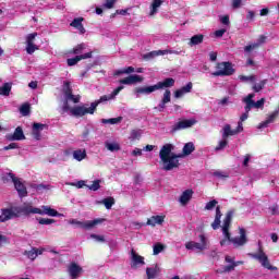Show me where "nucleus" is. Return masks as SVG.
Here are the masks:
<instances>
[{"label":"nucleus","mask_w":279,"mask_h":279,"mask_svg":"<svg viewBox=\"0 0 279 279\" xmlns=\"http://www.w3.org/2000/svg\"><path fill=\"white\" fill-rule=\"evenodd\" d=\"M234 209H231L227 211L226 217L223 219L222 225V234L225 235V239L220 241V245L223 247V245H228L229 243H232L234 247H242L247 243V233L245 229L239 228L240 236L232 238L230 234V226L232 223V217H234Z\"/></svg>","instance_id":"nucleus-1"},{"label":"nucleus","mask_w":279,"mask_h":279,"mask_svg":"<svg viewBox=\"0 0 279 279\" xmlns=\"http://www.w3.org/2000/svg\"><path fill=\"white\" fill-rule=\"evenodd\" d=\"M173 149V144H166L159 151V158L161 162H163V171H173V169L180 167V160H178V158H182L183 155L172 153Z\"/></svg>","instance_id":"nucleus-2"},{"label":"nucleus","mask_w":279,"mask_h":279,"mask_svg":"<svg viewBox=\"0 0 279 279\" xmlns=\"http://www.w3.org/2000/svg\"><path fill=\"white\" fill-rule=\"evenodd\" d=\"M111 99H113L111 95H104L98 100L92 102L90 107H88V105H83L71 108V116L80 118L86 117V114H95V112H97V106H99V104H105V101H110Z\"/></svg>","instance_id":"nucleus-3"},{"label":"nucleus","mask_w":279,"mask_h":279,"mask_svg":"<svg viewBox=\"0 0 279 279\" xmlns=\"http://www.w3.org/2000/svg\"><path fill=\"white\" fill-rule=\"evenodd\" d=\"M173 86H175V80L172 77H167L155 85L135 87L134 93L135 95H151V93H156V90H161L162 88H173Z\"/></svg>","instance_id":"nucleus-4"},{"label":"nucleus","mask_w":279,"mask_h":279,"mask_svg":"<svg viewBox=\"0 0 279 279\" xmlns=\"http://www.w3.org/2000/svg\"><path fill=\"white\" fill-rule=\"evenodd\" d=\"M20 213H22V215H48V217H62V214L58 213V210L45 205L40 209L29 204H25L20 207Z\"/></svg>","instance_id":"nucleus-5"},{"label":"nucleus","mask_w":279,"mask_h":279,"mask_svg":"<svg viewBox=\"0 0 279 279\" xmlns=\"http://www.w3.org/2000/svg\"><path fill=\"white\" fill-rule=\"evenodd\" d=\"M236 70L234 65L230 61H222L216 63V71L211 72L213 77H230V75H234Z\"/></svg>","instance_id":"nucleus-6"},{"label":"nucleus","mask_w":279,"mask_h":279,"mask_svg":"<svg viewBox=\"0 0 279 279\" xmlns=\"http://www.w3.org/2000/svg\"><path fill=\"white\" fill-rule=\"evenodd\" d=\"M248 256H251V258H254L255 260H258V263L265 269H269L270 271H276L278 269V267L272 266L269 262V256H267V254L263 250V244L260 242H258L257 253H250Z\"/></svg>","instance_id":"nucleus-7"},{"label":"nucleus","mask_w":279,"mask_h":279,"mask_svg":"<svg viewBox=\"0 0 279 279\" xmlns=\"http://www.w3.org/2000/svg\"><path fill=\"white\" fill-rule=\"evenodd\" d=\"M245 112L242 113L240 117V121L238 122V126L235 130H232V126L230 124H226L223 126V133L222 138H228L229 136H236V134H241L243 132V121H247L250 118V110L252 109H244Z\"/></svg>","instance_id":"nucleus-8"},{"label":"nucleus","mask_w":279,"mask_h":279,"mask_svg":"<svg viewBox=\"0 0 279 279\" xmlns=\"http://www.w3.org/2000/svg\"><path fill=\"white\" fill-rule=\"evenodd\" d=\"M104 218H97L94 220H87V221H80L77 219H70L69 223L71 226H78V228H83L84 230H90L92 228H95V226H99V223H104Z\"/></svg>","instance_id":"nucleus-9"},{"label":"nucleus","mask_w":279,"mask_h":279,"mask_svg":"<svg viewBox=\"0 0 279 279\" xmlns=\"http://www.w3.org/2000/svg\"><path fill=\"white\" fill-rule=\"evenodd\" d=\"M256 94H248L246 97L242 99L243 104H245L244 110H252V108H264L265 98H260L257 101H254Z\"/></svg>","instance_id":"nucleus-10"},{"label":"nucleus","mask_w":279,"mask_h":279,"mask_svg":"<svg viewBox=\"0 0 279 279\" xmlns=\"http://www.w3.org/2000/svg\"><path fill=\"white\" fill-rule=\"evenodd\" d=\"M198 238L201 242L190 241L185 244V247L187 250H198V252H204L208 245L206 242V235L199 234Z\"/></svg>","instance_id":"nucleus-11"},{"label":"nucleus","mask_w":279,"mask_h":279,"mask_svg":"<svg viewBox=\"0 0 279 279\" xmlns=\"http://www.w3.org/2000/svg\"><path fill=\"white\" fill-rule=\"evenodd\" d=\"M197 121L190 119V120H181L172 125L170 130V134H175V132H180V130H186L189 128H193Z\"/></svg>","instance_id":"nucleus-12"},{"label":"nucleus","mask_w":279,"mask_h":279,"mask_svg":"<svg viewBox=\"0 0 279 279\" xmlns=\"http://www.w3.org/2000/svg\"><path fill=\"white\" fill-rule=\"evenodd\" d=\"M68 274L71 279H78L82 274H84V268L80 266L77 263L72 262L68 266Z\"/></svg>","instance_id":"nucleus-13"},{"label":"nucleus","mask_w":279,"mask_h":279,"mask_svg":"<svg viewBox=\"0 0 279 279\" xmlns=\"http://www.w3.org/2000/svg\"><path fill=\"white\" fill-rule=\"evenodd\" d=\"M143 76L138 75V74H134V75H129L122 80H120V84H125L128 86H131L132 84H138L141 82H143Z\"/></svg>","instance_id":"nucleus-14"},{"label":"nucleus","mask_w":279,"mask_h":279,"mask_svg":"<svg viewBox=\"0 0 279 279\" xmlns=\"http://www.w3.org/2000/svg\"><path fill=\"white\" fill-rule=\"evenodd\" d=\"M89 58H93V52H86L84 54L81 56H76L74 58H70L66 60L68 62V66H75V64H77V62H81V60H88Z\"/></svg>","instance_id":"nucleus-15"},{"label":"nucleus","mask_w":279,"mask_h":279,"mask_svg":"<svg viewBox=\"0 0 279 279\" xmlns=\"http://www.w3.org/2000/svg\"><path fill=\"white\" fill-rule=\"evenodd\" d=\"M45 128H47V124H43V123H38V122L33 123L32 134H33V137L35 138V141H40V138H41L40 132H43V130H45Z\"/></svg>","instance_id":"nucleus-16"},{"label":"nucleus","mask_w":279,"mask_h":279,"mask_svg":"<svg viewBox=\"0 0 279 279\" xmlns=\"http://www.w3.org/2000/svg\"><path fill=\"white\" fill-rule=\"evenodd\" d=\"M7 141H25V133H23V128L17 126L13 134L7 135Z\"/></svg>","instance_id":"nucleus-17"},{"label":"nucleus","mask_w":279,"mask_h":279,"mask_svg":"<svg viewBox=\"0 0 279 279\" xmlns=\"http://www.w3.org/2000/svg\"><path fill=\"white\" fill-rule=\"evenodd\" d=\"M1 215H0V221L1 223H5V221H10V219H14L16 217V213L12 210V208H3L1 209Z\"/></svg>","instance_id":"nucleus-18"},{"label":"nucleus","mask_w":279,"mask_h":279,"mask_svg":"<svg viewBox=\"0 0 279 279\" xmlns=\"http://www.w3.org/2000/svg\"><path fill=\"white\" fill-rule=\"evenodd\" d=\"M13 184L15 186V191H17L20 197H27V187H25V184L21 182L19 178H16L13 181Z\"/></svg>","instance_id":"nucleus-19"},{"label":"nucleus","mask_w":279,"mask_h":279,"mask_svg":"<svg viewBox=\"0 0 279 279\" xmlns=\"http://www.w3.org/2000/svg\"><path fill=\"white\" fill-rule=\"evenodd\" d=\"M191 90H193V83L189 82L185 86L174 92V97L175 99H180V97H184V95H186V93H191Z\"/></svg>","instance_id":"nucleus-20"},{"label":"nucleus","mask_w":279,"mask_h":279,"mask_svg":"<svg viewBox=\"0 0 279 279\" xmlns=\"http://www.w3.org/2000/svg\"><path fill=\"white\" fill-rule=\"evenodd\" d=\"M84 17H75L71 23L70 26L74 27L80 32V34H86V28H84Z\"/></svg>","instance_id":"nucleus-21"},{"label":"nucleus","mask_w":279,"mask_h":279,"mask_svg":"<svg viewBox=\"0 0 279 279\" xmlns=\"http://www.w3.org/2000/svg\"><path fill=\"white\" fill-rule=\"evenodd\" d=\"M222 216H223V214H221V206H217L215 220L211 223L213 230H219V228H221V217Z\"/></svg>","instance_id":"nucleus-22"},{"label":"nucleus","mask_w":279,"mask_h":279,"mask_svg":"<svg viewBox=\"0 0 279 279\" xmlns=\"http://www.w3.org/2000/svg\"><path fill=\"white\" fill-rule=\"evenodd\" d=\"M191 199H193V190H185L181 194L179 202L182 206H186V204H189V202H191Z\"/></svg>","instance_id":"nucleus-23"},{"label":"nucleus","mask_w":279,"mask_h":279,"mask_svg":"<svg viewBox=\"0 0 279 279\" xmlns=\"http://www.w3.org/2000/svg\"><path fill=\"white\" fill-rule=\"evenodd\" d=\"M165 223V216H151L147 222L146 226H151V228L156 226H162Z\"/></svg>","instance_id":"nucleus-24"},{"label":"nucleus","mask_w":279,"mask_h":279,"mask_svg":"<svg viewBox=\"0 0 279 279\" xmlns=\"http://www.w3.org/2000/svg\"><path fill=\"white\" fill-rule=\"evenodd\" d=\"M171 101V90L170 89H166L163 93V97L160 101V104L158 105L160 110H165V108H167V104H169Z\"/></svg>","instance_id":"nucleus-25"},{"label":"nucleus","mask_w":279,"mask_h":279,"mask_svg":"<svg viewBox=\"0 0 279 279\" xmlns=\"http://www.w3.org/2000/svg\"><path fill=\"white\" fill-rule=\"evenodd\" d=\"M204 43V35L197 34L190 38V41L187 43L189 47H197V45H202Z\"/></svg>","instance_id":"nucleus-26"},{"label":"nucleus","mask_w":279,"mask_h":279,"mask_svg":"<svg viewBox=\"0 0 279 279\" xmlns=\"http://www.w3.org/2000/svg\"><path fill=\"white\" fill-rule=\"evenodd\" d=\"M195 150V144H193L192 142L186 143L183 146V150H182V158H184V156H191L192 151Z\"/></svg>","instance_id":"nucleus-27"},{"label":"nucleus","mask_w":279,"mask_h":279,"mask_svg":"<svg viewBox=\"0 0 279 279\" xmlns=\"http://www.w3.org/2000/svg\"><path fill=\"white\" fill-rule=\"evenodd\" d=\"M10 93H12V83H4L3 86L0 87V95L10 97Z\"/></svg>","instance_id":"nucleus-28"},{"label":"nucleus","mask_w":279,"mask_h":279,"mask_svg":"<svg viewBox=\"0 0 279 279\" xmlns=\"http://www.w3.org/2000/svg\"><path fill=\"white\" fill-rule=\"evenodd\" d=\"M73 158L74 160H77L78 162H82L86 158V149H76L73 151Z\"/></svg>","instance_id":"nucleus-29"},{"label":"nucleus","mask_w":279,"mask_h":279,"mask_svg":"<svg viewBox=\"0 0 279 279\" xmlns=\"http://www.w3.org/2000/svg\"><path fill=\"white\" fill-rule=\"evenodd\" d=\"M167 53V50H158V51H150L143 56L144 60H153V58H156V56H165Z\"/></svg>","instance_id":"nucleus-30"},{"label":"nucleus","mask_w":279,"mask_h":279,"mask_svg":"<svg viewBox=\"0 0 279 279\" xmlns=\"http://www.w3.org/2000/svg\"><path fill=\"white\" fill-rule=\"evenodd\" d=\"M121 121H123V118L118 117V118H110V119H101L100 123H104V125H108V123L110 125H117V123H121Z\"/></svg>","instance_id":"nucleus-31"},{"label":"nucleus","mask_w":279,"mask_h":279,"mask_svg":"<svg viewBox=\"0 0 279 279\" xmlns=\"http://www.w3.org/2000/svg\"><path fill=\"white\" fill-rule=\"evenodd\" d=\"M63 93L66 99H69L70 97H73V88H71V82L65 81L63 83Z\"/></svg>","instance_id":"nucleus-32"},{"label":"nucleus","mask_w":279,"mask_h":279,"mask_svg":"<svg viewBox=\"0 0 279 279\" xmlns=\"http://www.w3.org/2000/svg\"><path fill=\"white\" fill-rule=\"evenodd\" d=\"M239 267V263L233 262L231 265L225 266L221 270H216V274H230L234 268Z\"/></svg>","instance_id":"nucleus-33"},{"label":"nucleus","mask_w":279,"mask_h":279,"mask_svg":"<svg viewBox=\"0 0 279 279\" xmlns=\"http://www.w3.org/2000/svg\"><path fill=\"white\" fill-rule=\"evenodd\" d=\"M132 258L135 263V265H145V258L138 254H136V251L132 250L131 251Z\"/></svg>","instance_id":"nucleus-34"},{"label":"nucleus","mask_w":279,"mask_h":279,"mask_svg":"<svg viewBox=\"0 0 279 279\" xmlns=\"http://www.w3.org/2000/svg\"><path fill=\"white\" fill-rule=\"evenodd\" d=\"M130 73H134V66H128L121 70H117L113 75H130Z\"/></svg>","instance_id":"nucleus-35"},{"label":"nucleus","mask_w":279,"mask_h":279,"mask_svg":"<svg viewBox=\"0 0 279 279\" xmlns=\"http://www.w3.org/2000/svg\"><path fill=\"white\" fill-rule=\"evenodd\" d=\"M162 5V0H154L151 5H150V16H154V14L158 13V8Z\"/></svg>","instance_id":"nucleus-36"},{"label":"nucleus","mask_w":279,"mask_h":279,"mask_svg":"<svg viewBox=\"0 0 279 279\" xmlns=\"http://www.w3.org/2000/svg\"><path fill=\"white\" fill-rule=\"evenodd\" d=\"M20 112L23 117H28V114L32 112V106H29L28 102L23 104L20 107Z\"/></svg>","instance_id":"nucleus-37"},{"label":"nucleus","mask_w":279,"mask_h":279,"mask_svg":"<svg viewBox=\"0 0 279 279\" xmlns=\"http://www.w3.org/2000/svg\"><path fill=\"white\" fill-rule=\"evenodd\" d=\"M146 276L148 279L156 278L158 276V266L146 268Z\"/></svg>","instance_id":"nucleus-38"},{"label":"nucleus","mask_w":279,"mask_h":279,"mask_svg":"<svg viewBox=\"0 0 279 279\" xmlns=\"http://www.w3.org/2000/svg\"><path fill=\"white\" fill-rule=\"evenodd\" d=\"M1 180L4 184H8V182H14L16 180V175L12 172H9L3 174Z\"/></svg>","instance_id":"nucleus-39"},{"label":"nucleus","mask_w":279,"mask_h":279,"mask_svg":"<svg viewBox=\"0 0 279 279\" xmlns=\"http://www.w3.org/2000/svg\"><path fill=\"white\" fill-rule=\"evenodd\" d=\"M24 255L29 258V260H36L38 257V251H36V247H33L31 251H25Z\"/></svg>","instance_id":"nucleus-40"},{"label":"nucleus","mask_w":279,"mask_h":279,"mask_svg":"<svg viewBox=\"0 0 279 279\" xmlns=\"http://www.w3.org/2000/svg\"><path fill=\"white\" fill-rule=\"evenodd\" d=\"M86 49V44H78L76 47H74L70 53H73L74 56H80Z\"/></svg>","instance_id":"nucleus-41"},{"label":"nucleus","mask_w":279,"mask_h":279,"mask_svg":"<svg viewBox=\"0 0 279 279\" xmlns=\"http://www.w3.org/2000/svg\"><path fill=\"white\" fill-rule=\"evenodd\" d=\"M267 84V80H263L259 83L253 85L254 93H260L263 88H265V85Z\"/></svg>","instance_id":"nucleus-42"},{"label":"nucleus","mask_w":279,"mask_h":279,"mask_svg":"<svg viewBox=\"0 0 279 279\" xmlns=\"http://www.w3.org/2000/svg\"><path fill=\"white\" fill-rule=\"evenodd\" d=\"M223 140L218 143V145L215 147V151H221L222 149H226L228 147V137H222Z\"/></svg>","instance_id":"nucleus-43"},{"label":"nucleus","mask_w":279,"mask_h":279,"mask_svg":"<svg viewBox=\"0 0 279 279\" xmlns=\"http://www.w3.org/2000/svg\"><path fill=\"white\" fill-rule=\"evenodd\" d=\"M37 221L40 226H51V223H56V219L51 218H38Z\"/></svg>","instance_id":"nucleus-44"},{"label":"nucleus","mask_w":279,"mask_h":279,"mask_svg":"<svg viewBox=\"0 0 279 279\" xmlns=\"http://www.w3.org/2000/svg\"><path fill=\"white\" fill-rule=\"evenodd\" d=\"M165 250V245L162 243H156L153 247V254L154 256H158L160 252Z\"/></svg>","instance_id":"nucleus-45"},{"label":"nucleus","mask_w":279,"mask_h":279,"mask_svg":"<svg viewBox=\"0 0 279 279\" xmlns=\"http://www.w3.org/2000/svg\"><path fill=\"white\" fill-rule=\"evenodd\" d=\"M102 204L105 205L107 210H110V208H112V206H114V198L107 197V198L102 199Z\"/></svg>","instance_id":"nucleus-46"},{"label":"nucleus","mask_w":279,"mask_h":279,"mask_svg":"<svg viewBox=\"0 0 279 279\" xmlns=\"http://www.w3.org/2000/svg\"><path fill=\"white\" fill-rule=\"evenodd\" d=\"M106 147L109 151H119L121 149L118 143H106Z\"/></svg>","instance_id":"nucleus-47"},{"label":"nucleus","mask_w":279,"mask_h":279,"mask_svg":"<svg viewBox=\"0 0 279 279\" xmlns=\"http://www.w3.org/2000/svg\"><path fill=\"white\" fill-rule=\"evenodd\" d=\"M89 191H99L101 189V180H95L92 185H87Z\"/></svg>","instance_id":"nucleus-48"},{"label":"nucleus","mask_w":279,"mask_h":279,"mask_svg":"<svg viewBox=\"0 0 279 279\" xmlns=\"http://www.w3.org/2000/svg\"><path fill=\"white\" fill-rule=\"evenodd\" d=\"M35 51H38V46H36V44H26V53L32 56Z\"/></svg>","instance_id":"nucleus-49"},{"label":"nucleus","mask_w":279,"mask_h":279,"mask_svg":"<svg viewBox=\"0 0 279 279\" xmlns=\"http://www.w3.org/2000/svg\"><path fill=\"white\" fill-rule=\"evenodd\" d=\"M278 116H279V111L276 110L267 117L266 121H268V123H274L276 119H278Z\"/></svg>","instance_id":"nucleus-50"},{"label":"nucleus","mask_w":279,"mask_h":279,"mask_svg":"<svg viewBox=\"0 0 279 279\" xmlns=\"http://www.w3.org/2000/svg\"><path fill=\"white\" fill-rule=\"evenodd\" d=\"M36 36H38V33H31L26 37V45L34 44V40H36Z\"/></svg>","instance_id":"nucleus-51"},{"label":"nucleus","mask_w":279,"mask_h":279,"mask_svg":"<svg viewBox=\"0 0 279 279\" xmlns=\"http://www.w3.org/2000/svg\"><path fill=\"white\" fill-rule=\"evenodd\" d=\"M239 80H241V82H255L256 76L255 75H250V76L240 75Z\"/></svg>","instance_id":"nucleus-52"},{"label":"nucleus","mask_w":279,"mask_h":279,"mask_svg":"<svg viewBox=\"0 0 279 279\" xmlns=\"http://www.w3.org/2000/svg\"><path fill=\"white\" fill-rule=\"evenodd\" d=\"M217 204H219V202H217V199H213V201L208 202L205 206V210H213V208H215V206H217Z\"/></svg>","instance_id":"nucleus-53"},{"label":"nucleus","mask_w":279,"mask_h":279,"mask_svg":"<svg viewBox=\"0 0 279 279\" xmlns=\"http://www.w3.org/2000/svg\"><path fill=\"white\" fill-rule=\"evenodd\" d=\"M214 177L219 178L220 180H223L225 178H229L230 175L223 171H215Z\"/></svg>","instance_id":"nucleus-54"},{"label":"nucleus","mask_w":279,"mask_h":279,"mask_svg":"<svg viewBox=\"0 0 279 279\" xmlns=\"http://www.w3.org/2000/svg\"><path fill=\"white\" fill-rule=\"evenodd\" d=\"M90 239H95L98 243H106V238L104 235H98V234H90Z\"/></svg>","instance_id":"nucleus-55"},{"label":"nucleus","mask_w":279,"mask_h":279,"mask_svg":"<svg viewBox=\"0 0 279 279\" xmlns=\"http://www.w3.org/2000/svg\"><path fill=\"white\" fill-rule=\"evenodd\" d=\"M254 49H258V44H253L244 47L245 53H252Z\"/></svg>","instance_id":"nucleus-56"},{"label":"nucleus","mask_w":279,"mask_h":279,"mask_svg":"<svg viewBox=\"0 0 279 279\" xmlns=\"http://www.w3.org/2000/svg\"><path fill=\"white\" fill-rule=\"evenodd\" d=\"M131 141H136V138H141V132L138 130L131 131Z\"/></svg>","instance_id":"nucleus-57"},{"label":"nucleus","mask_w":279,"mask_h":279,"mask_svg":"<svg viewBox=\"0 0 279 279\" xmlns=\"http://www.w3.org/2000/svg\"><path fill=\"white\" fill-rule=\"evenodd\" d=\"M124 86L120 85L118 86L111 94V99H114V97H117V95H119L121 93V90H123Z\"/></svg>","instance_id":"nucleus-58"},{"label":"nucleus","mask_w":279,"mask_h":279,"mask_svg":"<svg viewBox=\"0 0 279 279\" xmlns=\"http://www.w3.org/2000/svg\"><path fill=\"white\" fill-rule=\"evenodd\" d=\"M3 149H4V151H10V149H19V144L11 143L8 146H4Z\"/></svg>","instance_id":"nucleus-59"},{"label":"nucleus","mask_w":279,"mask_h":279,"mask_svg":"<svg viewBox=\"0 0 279 279\" xmlns=\"http://www.w3.org/2000/svg\"><path fill=\"white\" fill-rule=\"evenodd\" d=\"M88 136H90V130L84 129V131H83V133H82V135H81V138H82L83 141H88Z\"/></svg>","instance_id":"nucleus-60"},{"label":"nucleus","mask_w":279,"mask_h":279,"mask_svg":"<svg viewBox=\"0 0 279 279\" xmlns=\"http://www.w3.org/2000/svg\"><path fill=\"white\" fill-rule=\"evenodd\" d=\"M114 3H117V0H107L105 8H107V10H112V8H114Z\"/></svg>","instance_id":"nucleus-61"},{"label":"nucleus","mask_w":279,"mask_h":279,"mask_svg":"<svg viewBox=\"0 0 279 279\" xmlns=\"http://www.w3.org/2000/svg\"><path fill=\"white\" fill-rule=\"evenodd\" d=\"M271 215H279V207L278 204H274L271 207H269Z\"/></svg>","instance_id":"nucleus-62"},{"label":"nucleus","mask_w":279,"mask_h":279,"mask_svg":"<svg viewBox=\"0 0 279 279\" xmlns=\"http://www.w3.org/2000/svg\"><path fill=\"white\" fill-rule=\"evenodd\" d=\"M222 25H230V15H223L220 17Z\"/></svg>","instance_id":"nucleus-63"},{"label":"nucleus","mask_w":279,"mask_h":279,"mask_svg":"<svg viewBox=\"0 0 279 279\" xmlns=\"http://www.w3.org/2000/svg\"><path fill=\"white\" fill-rule=\"evenodd\" d=\"M242 0H232V8L233 10H239L241 8Z\"/></svg>","instance_id":"nucleus-64"}]
</instances>
